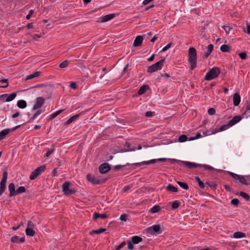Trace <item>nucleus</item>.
Wrapping results in <instances>:
<instances>
[{"mask_svg": "<svg viewBox=\"0 0 250 250\" xmlns=\"http://www.w3.org/2000/svg\"><path fill=\"white\" fill-rule=\"evenodd\" d=\"M6 189V185H0V196L3 194Z\"/></svg>", "mask_w": 250, "mask_h": 250, "instance_id": "48", "label": "nucleus"}, {"mask_svg": "<svg viewBox=\"0 0 250 250\" xmlns=\"http://www.w3.org/2000/svg\"><path fill=\"white\" fill-rule=\"evenodd\" d=\"M171 43H172L171 42H170L169 43H168L166 46H165L162 49V52H165V51H167V50H168L169 48H170V47L171 46Z\"/></svg>", "mask_w": 250, "mask_h": 250, "instance_id": "56", "label": "nucleus"}, {"mask_svg": "<svg viewBox=\"0 0 250 250\" xmlns=\"http://www.w3.org/2000/svg\"><path fill=\"white\" fill-rule=\"evenodd\" d=\"M107 217V215L105 213L100 214L99 213L95 212L94 213L93 219L94 220H96L99 218L105 219V218H106Z\"/></svg>", "mask_w": 250, "mask_h": 250, "instance_id": "18", "label": "nucleus"}, {"mask_svg": "<svg viewBox=\"0 0 250 250\" xmlns=\"http://www.w3.org/2000/svg\"><path fill=\"white\" fill-rule=\"evenodd\" d=\"M16 96H17L16 93H12L10 94L9 95H8L7 97H6L7 98L5 100V102H9L10 101H12L15 98Z\"/></svg>", "mask_w": 250, "mask_h": 250, "instance_id": "29", "label": "nucleus"}, {"mask_svg": "<svg viewBox=\"0 0 250 250\" xmlns=\"http://www.w3.org/2000/svg\"><path fill=\"white\" fill-rule=\"evenodd\" d=\"M126 245L125 242H122L119 246L116 247L117 250H120L122 249Z\"/></svg>", "mask_w": 250, "mask_h": 250, "instance_id": "54", "label": "nucleus"}, {"mask_svg": "<svg viewBox=\"0 0 250 250\" xmlns=\"http://www.w3.org/2000/svg\"><path fill=\"white\" fill-rule=\"evenodd\" d=\"M197 59L196 50L194 47H190L188 51V62L191 70L194 69L197 66Z\"/></svg>", "mask_w": 250, "mask_h": 250, "instance_id": "2", "label": "nucleus"}, {"mask_svg": "<svg viewBox=\"0 0 250 250\" xmlns=\"http://www.w3.org/2000/svg\"><path fill=\"white\" fill-rule=\"evenodd\" d=\"M146 233L151 235H153L155 233L160 234L162 233L161 230V226L160 225H154L151 227H148L146 229Z\"/></svg>", "mask_w": 250, "mask_h": 250, "instance_id": "7", "label": "nucleus"}, {"mask_svg": "<svg viewBox=\"0 0 250 250\" xmlns=\"http://www.w3.org/2000/svg\"><path fill=\"white\" fill-rule=\"evenodd\" d=\"M180 205V203L178 201H174L171 205V208L173 209L177 208Z\"/></svg>", "mask_w": 250, "mask_h": 250, "instance_id": "41", "label": "nucleus"}, {"mask_svg": "<svg viewBox=\"0 0 250 250\" xmlns=\"http://www.w3.org/2000/svg\"><path fill=\"white\" fill-rule=\"evenodd\" d=\"M246 236V234L244 232L237 231L233 233V237L235 238H240Z\"/></svg>", "mask_w": 250, "mask_h": 250, "instance_id": "27", "label": "nucleus"}, {"mask_svg": "<svg viewBox=\"0 0 250 250\" xmlns=\"http://www.w3.org/2000/svg\"><path fill=\"white\" fill-rule=\"evenodd\" d=\"M222 28L224 29L225 31L226 34L228 35L229 33V31L231 28H230L229 26H223Z\"/></svg>", "mask_w": 250, "mask_h": 250, "instance_id": "50", "label": "nucleus"}, {"mask_svg": "<svg viewBox=\"0 0 250 250\" xmlns=\"http://www.w3.org/2000/svg\"><path fill=\"white\" fill-rule=\"evenodd\" d=\"M242 110H244V112L243 114H246L247 112L250 110V102L247 101V103L246 104V107L244 109V107L243 108Z\"/></svg>", "mask_w": 250, "mask_h": 250, "instance_id": "39", "label": "nucleus"}, {"mask_svg": "<svg viewBox=\"0 0 250 250\" xmlns=\"http://www.w3.org/2000/svg\"><path fill=\"white\" fill-rule=\"evenodd\" d=\"M54 150H55L54 148L48 150V151H47V152L45 154V157H49L54 151Z\"/></svg>", "mask_w": 250, "mask_h": 250, "instance_id": "58", "label": "nucleus"}, {"mask_svg": "<svg viewBox=\"0 0 250 250\" xmlns=\"http://www.w3.org/2000/svg\"><path fill=\"white\" fill-rule=\"evenodd\" d=\"M165 58H164L163 59L156 62L154 64H153L152 65L148 66L147 70V72L149 73H152L158 70L161 69L163 65L164 62L165 61Z\"/></svg>", "mask_w": 250, "mask_h": 250, "instance_id": "4", "label": "nucleus"}, {"mask_svg": "<svg viewBox=\"0 0 250 250\" xmlns=\"http://www.w3.org/2000/svg\"><path fill=\"white\" fill-rule=\"evenodd\" d=\"M213 50V45L212 44H209L208 46V50L207 51L204 52V57L207 58L211 53Z\"/></svg>", "mask_w": 250, "mask_h": 250, "instance_id": "17", "label": "nucleus"}, {"mask_svg": "<svg viewBox=\"0 0 250 250\" xmlns=\"http://www.w3.org/2000/svg\"><path fill=\"white\" fill-rule=\"evenodd\" d=\"M115 16V14H110L103 16L100 18V20L97 21V22H104L112 19Z\"/></svg>", "mask_w": 250, "mask_h": 250, "instance_id": "11", "label": "nucleus"}, {"mask_svg": "<svg viewBox=\"0 0 250 250\" xmlns=\"http://www.w3.org/2000/svg\"><path fill=\"white\" fill-rule=\"evenodd\" d=\"M195 180L198 183V186L200 188L203 189L205 188V184L201 180L200 178L198 176H196Z\"/></svg>", "mask_w": 250, "mask_h": 250, "instance_id": "30", "label": "nucleus"}, {"mask_svg": "<svg viewBox=\"0 0 250 250\" xmlns=\"http://www.w3.org/2000/svg\"><path fill=\"white\" fill-rule=\"evenodd\" d=\"M206 184L209 187L213 188L214 189L216 188L217 185L213 182H206Z\"/></svg>", "mask_w": 250, "mask_h": 250, "instance_id": "46", "label": "nucleus"}, {"mask_svg": "<svg viewBox=\"0 0 250 250\" xmlns=\"http://www.w3.org/2000/svg\"><path fill=\"white\" fill-rule=\"evenodd\" d=\"M242 119V117L240 116H234L232 119L230 120L229 122V126H232L233 125H235L239 122L241 121Z\"/></svg>", "mask_w": 250, "mask_h": 250, "instance_id": "14", "label": "nucleus"}, {"mask_svg": "<svg viewBox=\"0 0 250 250\" xmlns=\"http://www.w3.org/2000/svg\"><path fill=\"white\" fill-rule=\"evenodd\" d=\"M11 242L12 243H19V237L17 236H14L11 238Z\"/></svg>", "mask_w": 250, "mask_h": 250, "instance_id": "53", "label": "nucleus"}, {"mask_svg": "<svg viewBox=\"0 0 250 250\" xmlns=\"http://www.w3.org/2000/svg\"><path fill=\"white\" fill-rule=\"evenodd\" d=\"M229 174L235 180H239L241 175H238L232 172H229Z\"/></svg>", "mask_w": 250, "mask_h": 250, "instance_id": "44", "label": "nucleus"}, {"mask_svg": "<svg viewBox=\"0 0 250 250\" xmlns=\"http://www.w3.org/2000/svg\"><path fill=\"white\" fill-rule=\"evenodd\" d=\"M80 116V114H76L74 116H72L70 117L66 122L65 124L67 125H68L70 124L71 123H72L73 121L76 120L77 119H78Z\"/></svg>", "mask_w": 250, "mask_h": 250, "instance_id": "24", "label": "nucleus"}, {"mask_svg": "<svg viewBox=\"0 0 250 250\" xmlns=\"http://www.w3.org/2000/svg\"><path fill=\"white\" fill-rule=\"evenodd\" d=\"M131 188V186H126L125 187H124V188L122 189V191L123 192H126L127 191H128V190H129Z\"/></svg>", "mask_w": 250, "mask_h": 250, "instance_id": "62", "label": "nucleus"}, {"mask_svg": "<svg viewBox=\"0 0 250 250\" xmlns=\"http://www.w3.org/2000/svg\"><path fill=\"white\" fill-rule=\"evenodd\" d=\"M172 163H181L184 165H185L186 167H187L189 168H196V167H204L206 170H213L214 169V168L209 165H202V164H195L192 162H188V161H180L176 159H171Z\"/></svg>", "mask_w": 250, "mask_h": 250, "instance_id": "1", "label": "nucleus"}, {"mask_svg": "<svg viewBox=\"0 0 250 250\" xmlns=\"http://www.w3.org/2000/svg\"><path fill=\"white\" fill-rule=\"evenodd\" d=\"M229 124L223 125L219 128H218V131L220 132V131L226 130V129H227L229 128Z\"/></svg>", "mask_w": 250, "mask_h": 250, "instance_id": "45", "label": "nucleus"}, {"mask_svg": "<svg viewBox=\"0 0 250 250\" xmlns=\"http://www.w3.org/2000/svg\"><path fill=\"white\" fill-rule=\"evenodd\" d=\"M41 71L35 72L33 73L28 75L27 77L26 80L32 79L34 78L38 77L40 76L41 75Z\"/></svg>", "mask_w": 250, "mask_h": 250, "instance_id": "21", "label": "nucleus"}, {"mask_svg": "<svg viewBox=\"0 0 250 250\" xmlns=\"http://www.w3.org/2000/svg\"><path fill=\"white\" fill-rule=\"evenodd\" d=\"M34 11L33 10H30L28 13V14L26 16V19L27 20H29L31 16L33 14Z\"/></svg>", "mask_w": 250, "mask_h": 250, "instance_id": "57", "label": "nucleus"}, {"mask_svg": "<svg viewBox=\"0 0 250 250\" xmlns=\"http://www.w3.org/2000/svg\"><path fill=\"white\" fill-rule=\"evenodd\" d=\"M45 102V99L42 97H37L33 106V110H35L41 108Z\"/></svg>", "mask_w": 250, "mask_h": 250, "instance_id": "8", "label": "nucleus"}, {"mask_svg": "<svg viewBox=\"0 0 250 250\" xmlns=\"http://www.w3.org/2000/svg\"><path fill=\"white\" fill-rule=\"evenodd\" d=\"M46 168L45 165H42L38 167L36 169L33 170L30 175L29 178L31 180H35L37 177L43 172Z\"/></svg>", "mask_w": 250, "mask_h": 250, "instance_id": "5", "label": "nucleus"}, {"mask_svg": "<svg viewBox=\"0 0 250 250\" xmlns=\"http://www.w3.org/2000/svg\"><path fill=\"white\" fill-rule=\"evenodd\" d=\"M231 204L234 205L235 206H238V205L239 204V200L237 198H234L231 200Z\"/></svg>", "mask_w": 250, "mask_h": 250, "instance_id": "47", "label": "nucleus"}, {"mask_svg": "<svg viewBox=\"0 0 250 250\" xmlns=\"http://www.w3.org/2000/svg\"><path fill=\"white\" fill-rule=\"evenodd\" d=\"M149 88V86L147 85H144L142 86H141L139 90L138 91V94L139 95H141L143 94L146 90Z\"/></svg>", "mask_w": 250, "mask_h": 250, "instance_id": "20", "label": "nucleus"}, {"mask_svg": "<svg viewBox=\"0 0 250 250\" xmlns=\"http://www.w3.org/2000/svg\"><path fill=\"white\" fill-rule=\"evenodd\" d=\"M239 56L242 60H245L247 58V53L246 52L240 53Z\"/></svg>", "mask_w": 250, "mask_h": 250, "instance_id": "52", "label": "nucleus"}, {"mask_svg": "<svg viewBox=\"0 0 250 250\" xmlns=\"http://www.w3.org/2000/svg\"><path fill=\"white\" fill-rule=\"evenodd\" d=\"M25 233L28 236H33L35 234V231L33 230V229L27 227L25 229Z\"/></svg>", "mask_w": 250, "mask_h": 250, "instance_id": "25", "label": "nucleus"}, {"mask_svg": "<svg viewBox=\"0 0 250 250\" xmlns=\"http://www.w3.org/2000/svg\"><path fill=\"white\" fill-rule=\"evenodd\" d=\"M166 189L168 191L176 192L178 191L177 188L171 184H169L166 188Z\"/></svg>", "mask_w": 250, "mask_h": 250, "instance_id": "28", "label": "nucleus"}, {"mask_svg": "<svg viewBox=\"0 0 250 250\" xmlns=\"http://www.w3.org/2000/svg\"><path fill=\"white\" fill-rule=\"evenodd\" d=\"M8 94H3L0 96V101L5 102L6 99L7 98L6 97H7Z\"/></svg>", "mask_w": 250, "mask_h": 250, "instance_id": "55", "label": "nucleus"}, {"mask_svg": "<svg viewBox=\"0 0 250 250\" xmlns=\"http://www.w3.org/2000/svg\"><path fill=\"white\" fill-rule=\"evenodd\" d=\"M152 115H153V112L151 111H147L145 113V116L146 117H151L152 116Z\"/></svg>", "mask_w": 250, "mask_h": 250, "instance_id": "64", "label": "nucleus"}, {"mask_svg": "<svg viewBox=\"0 0 250 250\" xmlns=\"http://www.w3.org/2000/svg\"><path fill=\"white\" fill-rule=\"evenodd\" d=\"M68 63H69L68 61L65 60L60 64L59 66L61 68H64L68 66Z\"/></svg>", "mask_w": 250, "mask_h": 250, "instance_id": "40", "label": "nucleus"}, {"mask_svg": "<svg viewBox=\"0 0 250 250\" xmlns=\"http://www.w3.org/2000/svg\"><path fill=\"white\" fill-rule=\"evenodd\" d=\"M156 161H157V159H152L148 161H144L141 163H134L133 164V165L137 167H140L144 165H150L154 164Z\"/></svg>", "mask_w": 250, "mask_h": 250, "instance_id": "16", "label": "nucleus"}, {"mask_svg": "<svg viewBox=\"0 0 250 250\" xmlns=\"http://www.w3.org/2000/svg\"><path fill=\"white\" fill-rule=\"evenodd\" d=\"M143 37L141 35L137 36L134 41L133 45L134 47L140 46L142 45Z\"/></svg>", "mask_w": 250, "mask_h": 250, "instance_id": "12", "label": "nucleus"}, {"mask_svg": "<svg viewBox=\"0 0 250 250\" xmlns=\"http://www.w3.org/2000/svg\"><path fill=\"white\" fill-rule=\"evenodd\" d=\"M70 185V182L66 181L62 185V191L66 195L74 194L77 191L75 189L69 188Z\"/></svg>", "mask_w": 250, "mask_h": 250, "instance_id": "6", "label": "nucleus"}, {"mask_svg": "<svg viewBox=\"0 0 250 250\" xmlns=\"http://www.w3.org/2000/svg\"><path fill=\"white\" fill-rule=\"evenodd\" d=\"M127 215L126 214H122L121 215L120 219L122 221H126Z\"/></svg>", "mask_w": 250, "mask_h": 250, "instance_id": "59", "label": "nucleus"}, {"mask_svg": "<svg viewBox=\"0 0 250 250\" xmlns=\"http://www.w3.org/2000/svg\"><path fill=\"white\" fill-rule=\"evenodd\" d=\"M215 112V109L213 108H209L208 110V114L210 115H214Z\"/></svg>", "mask_w": 250, "mask_h": 250, "instance_id": "49", "label": "nucleus"}, {"mask_svg": "<svg viewBox=\"0 0 250 250\" xmlns=\"http://www.w3.org/2000/svg\"><path fill=\"white\" fill-rule=\"evenodd\" d=\"M142 241V238L140 236H134L132 237V242L134 244H137Z\"/></svg>", "mask_w": 250, "mask_h": 250, "instance_id": "23", "label": "nucleus"}, {"mask_svg": "<svg viewBox=\"0 0 250 250\" xmlns=\"http://www.w3.org/2000/svg\"><path fill=\"white\" fill-rule=\"evenodd\" d=\"M220 72V69L218 67H214L206 73L204 79L206 81L212 80L217 77Z\"/></svg>", "mask_w": 250, "mask_h": 250, "instance_id": "3", "label": "nucleus"}, {"mask_svg": "<svg viewBox=\"0 0 250 250\" xmlns=\"http://www.w3.org/2000/svg\"><path fill=\"white\" fill-rule=\"evenodd\" d=\"M239 182L244 185L249 186L250 183H248L246 179L245 178L244 176L243 175H241L239 179L238 180Z\"/></svg>", "mask_w": 250, "mask_h": 250, "instance_id": "35", "label": "nucleus"}, {"mask_svg": "<svg viewBox=\"0 0 250 250\" xmlns=\"http://www.w3.org/2000/svg\"><path fill=\"white\" fill-rule=\"evenodd\" d=\"M220 50L222 52H229L230 51V46L227 44H223L220 47Z\"/></svg>", "mask_w": 250, "mask_h": 250, "instance_id": "26", "label": "nucleus"}, {"mask_svg": "<svg viewBox=\"0 0 250 250\" xmlns=\"http://www.w3.org/2000/svg\"><path fill=\"white\" fill-rule=\"evenodd\" d=\"M34 227V223L32 222V221L29 220L28 221V224H27V227H29V228H32L33 229Z\"/></svg>", "mask_w": 250, "mask_h": 250, "instance_id": "61", "label": "nucleus"}, {"mask_svg": "<svg viewBox=\"0 0 250 250\" xmlns=\"http://www.w3.org/2000/svg\"><path fill=\"white\" fill-rule=\"evenodd\" d=\"M127 247L129 250H133L134 249V246L132 241H127Z\"/></svg>", "mask_w": 250, "mask_h": 250, "instance_id": "51", "label": "nucleus"}, {"mask_svg": "<svg viewBox=\"0 0 250 250\" xmlns=\"http://www.w3.org/2000/svg\"><path fill=\"white\" fill-rule=\"evenodd\" d=\"M87 179L88 181L90 182L94 185L100 184V180L95 177L94 175L88 173L87 175Z\"/></svg>", "mask_w": 250, "mask_h": 250, "instance_id": "10", "label": "nucleus"}, {"mask_svg": "<svg viewBox=\"0 0 250 250\" xmlns=\"http://www.w3.org/2000/svg\"><path fill=\"white\" fill-rule=\"evenodd\" d=\"M26 189L24 187H19L16 190V195L25 192Z\"/></svg>", "mask_w": 250, "mask_h": 250, "instance_id": "36", "label": "nucleus"}, {"mask_svg": "<svg viewBox=\"0 0 250 250\" xmlns=\"http://www.w3.org/2000/svg\"><path fill=\"white\" fill-rule=\"evenodd\" d=\"M0 83H5L7 84L6 85L0 86V87H2L4 88H7L8 86V80L6 79H3L0 80Z\"/></svg>", "mask_w": 250, "mask_h": 250, "instance_id": "42", "label": "nucleus"}, {"mask_svg": "<svg viewBox=\"0 0 250 250\" xmlns=\"http://www.w3.org/2000/svg\"><path fill=\"white\" fill-rule=\"evenodd\" d=\"M240 195L243 198H244L246 201H249L250 200V197L249 195L243 191H241L240 192Z\"/></svg>", "mask_w": 250, "mask_h": 250, "instance_id": "38", "label": "nucleus"}, {"mask_svg": "<svg viewBox=\"0 0 250 250\" xmlns=\"http://www.w3.org/2000/svg\"><path fill=\"white\" fill-rule=\"evenodd\" d=\"M202 136L200 133H198L194 137L191 138L189 140H193L201 138Z\"/></svg>", "mask_w": 250, "mask_h": 250, "instance_id": "60", "label": "nucleus"}, {"mask_svg": "<svg viewBox=\"0 0 250 250\" xmlns=\"http://www.w3.org/2000/svg\"><path fill=\"white\" fill-rule=\"evenodd\" d=\"M8 173L6 171L3 173L2 178L0 181V185H6Z\"/></svg>", "mask_w": 250, "mask_h": 250, "instance_id": "31", "label": "nucleus"}, {"mask_svg": "<svg viewBox=\"0 0 250 250\" xmlns=\"http://www.w3.org/2000/svg\"><path fill=\"white\" fill-rule=\"evenodd\" d=\"M105 230H106V229L100 228V229H96V230H92L90 232V234L92 235L93 233L100 234L101 233H103V232H104Z\"/></svg>", "mask_w": 250, "mask_h": 250, "instance_id": "32", "label": "nucleus"}, {"mask_svg": "<svg viewBox=\"0 0 250 250\" xmlns=\"http://www.w3.org/2000/svg\"><path fill=\"white\" fill-rule=\"evenodd\" d=\"M10 129L9 128H6L1 130L0 132V141L3 139L5 136L10 132Z\"/></svg>", "mask_w": 250, "mask_h": 250, "instance_id": "19", "label": "nucleus"}, {"mask_svg": "<svg viewBox=\"0 0 250 250\" xmlns=\"http://www.w3.org/2000/svg\"><path fill=\"white\" fill-rule=\"evenodd\" d=\"M8 189L9 190V196L11 197L16 195L15 186L14 183H11L8 186Z\"/></svg>", "mask_w": 250, "mask_h": 250, "instance_id": "15", "label": "nucleus"}, {"mask_svg": "<svg viewBox=\"0 0 250 250\" xmlns=\"http://www.w3.org/2000/svg\"><path fill=\"white\" fill-rule=\"evenodd\" d=\"M161 210V207L158 205H155L153 206L150 209V212L152 213H155L159 212Z\"/></svg>", "mask_w": 250, "mask_h": 250, "instance_id": "34", "label": "nucleus"}, {"mask_svg": "<svg viewBox=\"0 0 250 250\" xmlns=\"http://www.w3.org/2000/svg\"><path fill=\"white\" fill-rule=\"evenodd\" d=\"M111 169L110 165L107 163L101 164L99 167V170L101 173L104 174L108 172Z\"/></svg>", "mask_w": 250, "mask_h": 250, "instance_id": "9", "label": "nucleus"}, {"mask_svg": "<svg viewBox=\"0 0 250 250\" xmlns=\"http://www.w3.org/2000/svg\"><path fill=\"white\" fill-rule=\"evenodd\" d=\"M187 139L188 137L186 135H182L179 137L178 141L179 142L182 143L186 142Z\"/></svg>", "mask_w": 250, "mask_h": 250, "instance_id": "43", "label": "nucleus"}, {"mask_svg": "<svg viewBox=\"0 0 250 250\" xmlns=\"http://www.w3.org/2000/svg\"><path fill=\"white\" fill-rule=\"evenodd\" d=\"M177 183L178 184L180 187H181L182 188L188 190L189 188L188 185L186 183L180 182V181H177Z\"/></svg>", "mask_w": 250, "mask_h": 250, "instance_id": "33", "label": "nucleus"}, {"mask_svg": "<svg viewBox=\"0 0 250 250\" xmlns=\"http://www.w3.org/2000/svg\"><path fill=\"white\" fill-rule=\"evenodd\" d=\"M63 110H64V109H60V110L55 112L52 114H51V115L50 116V119L52 120V119H54L58 115H59L60 114H61Z\"/></svg>", "mask_w": 250, "mask_h": 250, "instance_id": "37", "label": "nucleus"}, {"mask_svg": "<svg viewBox=\"0 0 250 250\" xmlns=\"http://www.w3.org/2000/svg\"><path fill=\"white\" fill-rule=\"evenodd\" d=\"M70 86L71 88L75 89L77 88V85L75 82H71Z\"/></svg>", "mask_w": 250, "mask_h": 250, "instance_id": "63", "label": "nucleus"}, {"mask_svg": "<svg viewBox=\"0 0 250 250\" xmlns=\"http://www.w3.org/2000/svg\"><path fill=\"white\" fill-rule=\"evenodd\" d=\"M17 106L20 108H24L27 106V103L24 100H21L18 101Z\"/></svg>", "mask_w": 250, "mask_h": 250, "instance_id": "22", "label": "nucleus"}, {"mask_svg": "<svg viewBox=\"0 0 250 250\" xmlns=\"http://www.w3.org/2000/svg\"><path fill=\"white\" fill-rule=\"evenodd\" d=\"M241 101V97L239 93H235L233 96V104L234 106H238Z\"/></svg>", "mask_w": 250, "mask_h": 250, "instance_id": "13", "label": "nucleus"}]
</instances>
